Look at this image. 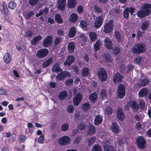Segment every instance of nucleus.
Instances as JSON below:
<instances>
[{"mask_svg":"<svg viewBox=\"0 0 151 151\" xmlns=\"http://www.w3.org/2000/svg\"><path fill=\"white\" fill-rule=\"evenodd\" d=\"M142 10H138L136 14L137 17L140 18L149 15L151 12V4L145 3L142 7Z\"/></svg>","mask_w":151,"mask_h":151,"instance_id":"f257e3e1","label":"nucleus"},{"mask_svg":"<svg viewBox=\"0 0 151 151\" xmlns=\"http://www.w3.org/2000/svg\"><path fill=\"white\" fill-rule=\"evenodd\" d=\"M146 49V45L144 44L138 43L133 46L131 50L133 53L139 54L144 52Z\"/></svg>","mask_w":151,"mask_h":151,"instance_id":"f03ea898","label":"nucleus"},{"mask_svg":"<svg viewBox=\"0 0 151 151\" xmlns=\"http://www.w3.org/2000/svg\"><path fill=\"white\" fill-rule=\"evenodd\" d=\"M136 143L137 147L140 149H144L146 145V142L144 137L139 136L136 139Z\"/></svg>","mask_w":151,"mask_h":151,"instance_id":"7ed1b4c3","label":"nucleus"},{"mask_svg":"<svg viewBox=\"0 0 151 151\" xmlns=\"http://www.w3.org/2000/svg\"><path fill=\"white\" fill-rule=\"evenodd\" d=\"M97 73L98 76L101 81L104 82L106 81L107 79V74L104 68H100Z\"/></svg>","mask_w":151,"mask_h":151,"instance_id":"20e7f679","label":"nucleus"},{"mask_svg":"<svg viewBox=\"0 0 151 151\" xmlns=\"http://www.w3.org/2000/svg\"><path fill=\"white\" fill-rule=\"evenodd\" d=\"M118 96L120 99L124 97L125 94V89L124 85L119 84L118 86Z\"/></svg>","mask_w":151,"mask_h":151,"instance_id":"39448f33","label":"nucleus"},{"mask_svg":"<svg viewBox=\"0 0 151 151\" xmlns=\"http://www.w3.org/2000/svg\"><path fill=\"white\" fill-rule=\"evenodd\" d=\"M48 53L49 50L47 49H41L37 52L36 56L39 58H42L46 56Z\"/></svg>","mask_w":151,"mask_h":151,"instance_id":"423d86ee","label":"nucleus"},{"mask_svg":"<svg viewBox=\"0 0 151 151\" xmlns=\"http://www.w3.org/2000/svg\"><path fill=\"white\" fill-rule=\"evenodd\" d=\"M113 28V22L111 20L104 24V31L106 33H110L112 31Z\"/></svg>","mask_w":151,"mask_h":151,"instance_id":"0eeeda50","label":"nucleus"},{"mask_svg":"<svg viewBox=\"0 0 151 151\" xmlns=\"http://www.w3.org/2000/svg\"><path fill=\"white\" fill-rule=\"evenodd\" d=\"M71 142L70 137L67 136L61 137L59 140V143L61 145H66L69 144Z\"/></svg>","mask_w":151,"mask_h":151,"instance_id":"6e6552de","label":"nucleus"},{"mask_svg":"<svg viewBox=\"0 0 151 151\" xmlns=\"http://www.w3.org/2000/svg\"><path fill=\"white\" fill-rule=\"evenodd\" d=\"M52 37L50 35L47 36L43 42V45L45 47H48L51 46L52 43Z\"/></svg>","mask_w":151,"mask_h":151,"instance_id":"1a4fd4ad","label":"nucleus"},{"mask_svg":"<svg viewBox=\"0 0 151 151\" xmlns=\"http://www.w3.org/2000/svg\"><path fill=\"white\" fill-rule=\"evenodd\" d=\"M82 100V96L79 93H78L73 99V103L75 106H78Z\"/></svg>","mask_w":151,"mask_h":151,"instance_id":"9d476101","label":"nucleus"},{"mask_svg":"<svg viewBox=\"0 0 151 151\" xmlns=\"http://www.w3.org/2000/svg\"><path fill=\"white\" fill-rule=\"evenodd\" d=\"M104 21V19L102 16H99L96 18L95 20L94 27L98 28L102 25Z\"/></svg>","mask_w":151,"mask_h":151,"instance_id":"9b49d317","label":"nucleus"},{"mask_svg":"<svg viewBox=\"0 0 151 151\" xmlns=\"http://www.w3.org/2000/svg\"><path fill=\"white\" fill-rule=\"evenodd\" d=\"M75 58L73 55L68 56L64 63V65L66 66L69 67L75 60Z\"/></svg>","mask_w":151,"mask_h":151,"instance_id":"f8f14e48","label":"nucleus"},{"mask_svg":"<svg viewBox=\"0 0 151 151\" xmlns=\"http://www.w3.org/2000/svg\"><path fill=\"white\" fill-rule=\"evenodd\" d=\"M127 105L131 106L133 108V110L135 112L138 111L139 108V105L135 101H130L128 102Z\"/></svg>","mask_w":151,"mask_h":151,"instance_id":"ddd939ff","label":"nucleus"},{"mask_svg":"<svg viewBox=\"0 0 151 151\" xmlns=\"http://www.w3.org/2000/svg\"><path fill=\"white\" fill-rule=\"evenodd\" d=\"M66 0H58L57 2V7L59 9L62 11H64L65 9Z\"/></svg>","mask_w":151,"mask_h":151,"instance_id":"4468645a","label":"nucleus"},{"mask_svg":"<svg viewBox=\"0 0 151 151\" xmlns=\"http://www.w3.org/2000/svg\"><path fill=\"white\" fill-rule=\"evenodd\" d=\"M123 78V76L121 75L119 73L117 72L114 75L113 80L115 83L118 82H121L122 81V79Z\"/></svg>","mask_w":151,"mask_h":151,"instance_id":"2eb2a0df","label":"nucleus"},{"mask_svg":"<svg viewBox=\"0 0 151 151\" xmlns=\"http://www.w3.org/2000/svg\"><path fill=\"white\" fill-rule=\"evenodd\" d=\"M104 45L106 48L109 50L112 49L113 43L112 41L108 38H106L104 40Z\"/></svg>","mask_w":151,"mask_h":151,"instance_id":"dca6fc26","label":"nucleus"},{"mask_svg":"<svg viewBox=\"0 0 151 151\" xmlns=\"http://www.w3.org/2000/svg\"><path fill=\"white\" fill-rule=\"evenodd\" d=\"M111 129L112 132L114 133L115 134L119 133V127L117 122H113L112 123Z\"/></svg>","mask_w":151,"mask_h":151,"instance_id":"f3484780","label":"nucleus"},{"mask_svg":"<svg viewBox=\"0 0 151 151\" xmlns=\"http://www.w3.org/2000/svg\"><path fill=\"white\" fill-rule=\"evenodd\" d=\"M114 36L116 39L118 43H120L122 42L123 39V36L122 35L119 31H115Z\"/></svg>","mask_w":151,"mask_h":151,"instance_id":"a211bd4d","label":"nucleus"},{"mask_svg":"<svg viewBox=\"0 0 151 151\" xmlns=\"http://www.w3.org/2000/svg\"><path fill=\"white\" fill-rule=\"evenodd\" d=\"M117 118L120 121H122L124 119V114L121 108H118L116 112Z\"/></svg>","mask_w":151,"mask_h":151,"instance_id":"6ab92c4d","label":"nucleus"},{"mask_svg":"<svg viewBox=\"0 0 151 151\" xmlns=\"http://www.w3.org/2000/svg\"><path fill=\"white\" fill-rule=\"evenodd\" d=\"M103 116L100 114L96 116L94 119V124L96 126L100 124L102 122Z\"/></svg>","mask_w":151,"mask_h":151,"instance_id":"aec40b11","label":"nucleus"},{"mask_svg":"<svg viewBox=\"0 0 151 151\" xmlns=\"http://www.w3.org/2000/svg\"><path fill=\"white\" fill-rule=\"evenodd\" d=\"M42 37L40 35H38L34 37L31 41V44L33 45H36L42 39Z\"/></svg>","mask_w":151,"mask_h":151,"instance_id":"412c9836","label":"nucleus"},{"mask_svg":"<svg viewBox=\"0 0 151 151\" xmlns=\"http://www.w3.org/2000/svg\"><path fill=\"white\" fill-rule=\"evenodd\" d=\"M77 30L73 27H71L68 33V36L70 38L73 37L76 34Z\"/></svg>","mask_w":151,"mask_h":151,"instance_id":"4be33fe9","label":"nucleus"},{"mask_svg":"<svg viewBox=\"0 0 151 151\" xmlns=\"http://www.w3.org/2000/svg\"><path fill=\"white\" fill-rule=\"evenodd\" d=\"M149 93V91L147 89L144 88L142 89L139 91V97L142 98L144 96H146Z\"/></svg>","mask_w":151,"mask_h":151,"instance_id":"5701e85b","label":"nucleus"},{"mask_svg":"<svg viewBox=\"0 0 151 151\" xmlns=\"http://www.w3.org/2000/svg\"><path fill=\"white\" fill-rule=\"evenodd\" d=\"M62 69L60 68V65L58 62H56L55 63L52 67V72H58L62 71Z\"/></svg>","mask_w":151,"mask_h":151,"instance_id":"b1692460","label":"nucleus"},{"mask_svg":"<svg viewBox=\"0 0 151 151\" xmlns=\"http://www.w3.org/2000/svg\"><path fill=\"white\" fill-rule=\"evenodd\" d=\"M68 95L67 92L65 91H61L59 94L58 97L59 99L61 101L65 100Z\"/></svg>","mask_w":151,"mask_h":151,"instance_id":"393cba45","label":"nucleus"},{"mask_svg":"<svg viewBox=\"0 0 151 151\" xmlns=\"http://www.w3.org/2000/svg\"><path fill=\"white\" fill-rule=\"evenodd\" d=\"M78 18V16L75 13H72L70 15L69 21L70 22L75 23L76 22Z\"/></svg>","mask_w":151,"mask_h":151,"instance_id":"a878e982","label":"nucleus"},{"mask_svg":"<svg viewBox=\"0 0 151 151\" xmlns=\"http://www.w3.org/2000/svg\"><path fill=\"white\" fill-rule=\"evenodd\" d=\"M75 45L73 42H71L69 43L68 45L67 48L68 50L70 53H73L74 52Z\"/></svg>","mask_w":151,"mask_h":151,"instance_id":"bb28decb","label":"nucleus"},{"mask_svg":"<svg viewBox=\"0 0 151 151\" xmlns=\"http://www.w3.org/2000/svg\"><path fill=\"white\" fill-rule=\"evenodd\" d=\"M98 96L96 92L91 94L89 96V99L92 103H94L96 101Z\"/></svg>","mask_w":151,"mask_h":151,"instance_id":"cd10ccee","label":"nucleus"},{"mask_svg":"<svg viewBox=\"0 0 151 151\" xmlns=\"http://www.w3.org/2000/svg\"><path fill=\"white\" fill-rule=\"evenodd\" d=\"M87 133L88 134H91L95 133L96 129L95 126L92 124H89L88 127Z\"/></svg>","mask_w":151,"mask_h":151,"instance_id":"c85d7f7f","label":"nucleus"},{"mask_svg":"<svg viewBox=\"0 0 151 151\" xmlns=\"http://www.w3.org/2000/svg\"><path fill=\"white\" fill-rule=\"evenodd\" d=\"M77 5L76 0H68V7L70 9L74 8Z\"/></svg>","mask_w":151,"mask_h":151,"instance_id":"c756f323","label":"nucleus"},{"mask_svg":"<svg viewBox=\"0 0 151 151\" xmlns=\"http://www.w3.org/2000/svg\"><path fill=\"white\" fill-rule=\"evenodd\" d=\"M55 20L58 24H61L63 23V20L61 16L59 14H56L55 15Z\"/></svg>","mask_w":151,"mask_h":151,"instance_id":"7c9ffc66","label":"nucleus"},{"mask_svg":"<svg viewBox=\"0 0 151 151\" xmlns=\"http://www.w3.org/2000/svg\"><path fill=\"white\" fill-rule=\"evenodd\" d=\"M53 59L52 58H49L47 60L45 61L42 64V66L44 68L48 67L52 62Z\"/></svg>","mask_w":151,"mask_h":151,"instance_id":"2f4dec72","label":"nucleus"},{"mask_svg":"<svg viewBox=\"0 0 151 151\" xmlns=\"http://www.w3.org/2000/svg\"><path fill=\"white\" fill-rule=\"evenodd\" d=\"M103 147L104 151H115L114 147L112 145L105 144Z\"/></svg>","mask_w":151,"mask_h":151,"instance_id":"473e14b6","label":"nucleus"},{"mask_svg":"<svg viewBox=\"0 0 151 151\" xmlns=\"http://www.w3.org/2000/svg\"><path fill=\"white\" fill-rule=\"evenodd\" d=\"M89 37L91 42L95 41L97 39L96 34L94 32H90L89 34Z\"/></svg>","mask_w":151,"mask_h":151,"instance_id":"72a5a7b5","label":"nucleus"},{"mask_svg":"<svg viewBox=\"0 0 151 151\" xmlns=\"http://www.w3.org/2000/svg\"><path fill=\"white\" fill-rule=\"evenodd\" d=\"M96 140L95 137H89L88 139V143L89 146H91L93 144Z\"/></svg>","mask_w":151,"mask_h":151,"instance_id":"f704fd0d","label":"nucleus"},{"mask_svg":"<svg viewBox=\"0 0 151 151\" xmlns=\"http://www.w3.org/2000/svg\"><path fill=\"white\" fill-rule=\"evenodd\" d=\"M101 45L100 40H97L95 42L94 45V49L95 52L99 50Z\"/></svg>","mask_w":151,"mask_h":151,"instance_id":"c9c22d12","label":"nucleus"},{"mask_svg":"<svg viewBox=\"0 0 151 151\" xmlns=\"http://www.w3.org/2000/svg\"><path fill=\"white\" fill-rule=\"evenodd\" d=\"M4 62L6 63H9L10 61L11 58L9 53H6L4 56Z\"/></svg>","mask_w":151,"mask_h":151,"instance_id":"e433bc0d","label":"nucleus"},{"mask_svg":"<svg viewBox=\"0 0 151 151\" xmlns=\"http://www.w3.org/2000/svg\"><path fill=\"white\" fill-rule=\"evenodd\" d=\"M150 82L147 79H144L140 80L139 81L140 85L141 86H145L147 85Z\"/></svg>","mask_w":151,"mask_h":151,"instance_id":"4c0bfd02","label":"nucleus"},{"mask_svg":"<svg viewBox=\"0 0 151 151\" xmlns=\"http://www.w3.org/2000/svg\"><path fill=\"white\" fill-rule=\"evenodd\" d=\"M82 109L83 111H87L89 110L90 109V106L88 103H86L83 104L82 105Z\"/></svg>","mask_w":151,"mask_h":151,"instance_id":"58836bf2","label":"nucleus"},{"mask_svg":"<svg viewBox=\"0 0 151 151\" xmlns=\"http://www.w3.org/2000/svg\"><path fill=\"white\" fill-rule=\"evenodd\" d=\"M123 14L124 17L125 19H127L129 17V8L128 7H127L125 8L123 12Z\"/></svg>","mask_w":151,"mask_h":151,"instance_id":"ea45409f","label":"nucleus"},{"mask_svg":"<svg viewBox=\"0 0 151 151\" xmlns=\"http://www.w3.org/2000/svg\"><path fill=\"white\" fill-rule=\"evenodd\" d=\"M89 74V70L88 68H84L82 71V75L83 76H85Z\"/></svg>","mask_w":151,"mask_h":151,"instance_id":"a19ab883","label":"nucleus"},{"mask_svg":"<svg viewBox=\"0 0 151 151\" xmlns=\"http://www.w3.org/2000/svg\"><path fill=\"white\" fill-rule=\"evenodd\" d=\"M121 51V49L117 46H115L113 50V53L116 55H117L120 53Z\"/></svg>","mask_w":151,"mask_h":151,"instance_id":"79ce46f5","label":"nucleus"},{"mask_svg":"<svg viewBox=\"0 0 151 151\" xmlns=\"http://www.w3.org/2000/svg\"><path fill=\"white\" fill-rule=\"evenodd\" d=\"M33 34V31L30 30H28L25 32L24 36L25 37H30L32 36Z\"/></svg>","mask_w":151,"mask_h":151,"instance_id":"37998d69","label":"nucleus"},{"mask_svg":"<svg viewBox=\"0 0 151 151\" xmlns=\"http://www.w3.org/2000/svg\"><path fill=\"white\" fill-rule=\"evenodd\" d=\"M92 151H102L101 147L98 144L93 146L92 149Z\"/></svg>","mask_w":151,"mask_h":151,"instance_id":"c03bdc74","label":"nucleus"},{"mask_svg":"<svg viewBox=\"0 0 151 151\" xmlns=\"http://www.w3.org/2000/svg\"><path fill=\"white\" fill-rule=\"evenodd\" d=\"M94 9L95 11L97 13H101L103 12L102 9L98 6L95 5Z\"/></svg>","mask_w":151,"mask_h":151,"instance_id":"a18cd8bd","label":"nucleus"},{"mask_svg":"<svg viewBox=\"0 0 151 151\" xmlns=\"http://www.w3.org/2000/svg\"><path fill=\"white\" fill-rule=\"evenodd\" d=\"M56 78L59 80L61 81L65 78L63 72H61L58 74Z\"/></svg>","mask_w":151,"mask_h":151,"instance_id":"49530a36","label":"nucleus"},{"mask_svg":"<svg viewBox=\"0 0 151 151\" xmlns=\"http://www.w3.org/2000/svg\"><path fill=\"white\" fill-rule=\"evenodd\" d=\"M100 94L102 98H106L107 96V93L105 89H102Z\"/></svg>","mask_w":151,"mask_h":151,"instance_id":"de8ad7c7","label":"nucleus"},{"mask_svg":"<svg viewBox=\"0 0 151 151\" xmlns=\"http://www.w3.org/2000/svg\"><path fill=\"white\" fill-rule=\"evenodd\" d=\"M78 127L80 130L85 129L86 127V125L83 122H80L78 126Z\"/></svg>","mask_w":151,"mask_h":151,"instance_id":"09e8293b","label":"nucleus"},{"mask_svg":"<svg viewBox=\"0 0 151 151\" xmlns=\"http://www.w3.org/2000/svg\"><path fill=\"white\" fill-rule=\"evenodd\" d=\"M8 7L11 9H14L16 7V4L13 1L10 2L9 3Z\"/></svg>","mask_w":151,"mask_h":151,"instance_id":"8fccbe9b","label":"nucleus"},{"mask_svg":"<svg viewBox=\"0 0 151 151\" xmlns=\"http://www.w3.org/2000/svg\"><path fill=\"white\" fill-rule=\"evenodd\" d=\"M3 10L4 11V13L6 15H8L9 12L8 9L7 7L6 4L4 3H3Z\"/></svg>","mask_w":151,"mask_h":151,"instance_id":"3c124183","label":"nucleus"},{"mask_svg":"<svg viewBox=\"0 0 151 151\" xmlns=\"http://www.w3.org/2000/svg\"><path fill=\"white\" fill-rule=\"evenodd\" d=\"M149 27V25L146 22H145L143 23L142 25V29L143 30L145 31Z\"/></svg>","mask_w":151,"mask_h":151,"instance_id":"603ef678","label":"nucleus"},{"mask_svg":"<svg viewBox=\"0 0 151 151\" xmlns=\"http://www.w3.org/2000/svg\"><path fill=\"white\" fill-rule=\"evenodd\" d=\"M105 111L106 114L108 115H111L113 112L112 110L111 107H107L105 109Z\"/></svg>","mask_w":151,"mask_h":151,"instance_id":"864d4df0","label":"nucleus"},{"mask_svg":"<svg viewBox=\"0 0 151 151\" xmlns=\"http://www.w3.org/2000/svg\"><path fill=\"white\" fill-rule=\"evenodd\" d=\"M81 136H77L74 139L73 143L74 144H78L81 141Z\"/></svg>","mask_w":151,"mask_h":151,"instance_id":"5fc2aeb1","label":"nucleus"},{"mask_svg":"<svg viewBox=\"0 0 151 151\" xmlns=\"http://www.w3.org/2000/svg\"><path fill=\"white\" fill-rule=\"evenodd\" d=\"M61 130L63 131L67 130L69 128V125L68 124L65 123L63 124L61 126Z\"/></svg>","mask_w":151,"mask_h":151,"instance_id":"6e6d98bb","label":"nucleus"},{"mask_svg":"<svg viewBox=\"0 0 151 151\" xmlns=\"http://www.w3.org/2000/svg\"><path fill=\"white\" fill-rule=\"evenodd\" d=\"M39 0H29L28 3L31 6L35 5L37 4Z\"/></svg>","mask_w":151,"mask_h":151,"instance_id":"4d7b16f0","label":"nucleus"},{"mask_svg":"<svg viewBox=\"0 0 151 151\" xmlns=\"http://www.w3.org/2000/svg\"><path fill=\"white\" fill-rule=\"evenodd\" d=\"M34 12L32 11H31L26 15L25 18L26 19H29L31 16H34Z\"/></svg>","mask_w":151,"mask_h":151,"instance_id":"13d9d810","label":"nucleus"},{"mask_svg":"<svg viewBox=\"0 0 151 151\" xmlns=\"http://www.w3.org/2000/svg\"><path fill=\"white\" fill-rule=\"evenodd\" d=\"M105 58L106 61L107 62L112 63V60L111 59V57L109 55L106 54L105 55Z\"/></svg>","mask_w":151,"mask_h":151,"instance_id":"bf43d9fd","label":"nucleus"},{"mask_svg":"<svg viewBox=\"0 0 151 151\" xmlns=\"http://www.w3.org/2000/svg\"><path fill=\"white\" fill-rule=\"evenodd\" d=\"M19 142L20 143H23L24 142V141L26 140V137L24 135H21L19 137Z\"/></svg>","mask_w":151,"mask_h":151,"instance_id":"052dcab7","label":"nucleus"},{"mask_svg":"<svg viewBox=\"0 0 151 151\" xmlns=\"http://www.w3.org/2000/svg\"><path fill=\"white\" fill-rule=\"evenodd\" d=\"M74 110V108L72 105H70L68 106L67 111L69 113H73Z\"/></svg>","mask_w":151,"mask_h":151,"instance_id":"680f3d73","label":"nucleus"},{"mask_svg":"<svg viewBox=\"0 0 151 151\" xmlns=\"http://www.w3.org/2000/svg\"><path fill=\"white\" fill-rule=\"evenodd\" d=\"M142 59V57L138 56L135 59L134 61H135L136 64H139L141 62Z\"/></svg>","mask_w":151,"mask_h":151,"instance_id":"e2e57ef3","label":"nucleus"},{"mask_svg":"<svg viewBox=\"0 0 151 151\" xmlns=\"http://www.w3.org/2000/svg\"><path fill=\"white\" fill-rule=\"evenodd\" d=\"M73 80L71 78H69L67 80L65 81V84L69 86L73 84Z\"/></svg>","mask_w":151,"mask_h":151,"instance_id":"0e129e2a","label":"nucleus"},{"mask_svg":"<svg viewBox=\"0 0 151 151\" xmlns=\"http://www.w3.org/2000/svg\"><path fill=\"white\" fill-rule=\"evenodd\" d=\"M81 27L83 28H85L87 25V24L84 21H82L80 23Z\"/></svg>","mask_w":151,"mask_h":151,"instance_id":"69168bd1","label":"nucleus"},{"mask_svg":"<svg viewBox=\"0 0 151 151\" xmlns=\"http://www.w3.org/2000/svg\"><path fill=\"white\" fill-rule=\"evenodd\" d=\"M61 38L60 37H57L55 39L54 44L55 45H58L60 42Z\"/></svg>","mask_w":151,"mask_h":151,"instance_id":"338daca9","label":"nucleus"},{"mask_svg":"<svg viewBox=\"0 0 151 151\" xmlns=\"http://www.w3.org/2000/svg\"><path fill=\"white\" fill-rule=\"evenodd\" d=\"M77 11L79 13H81L83 11V7L81 6H78L77 8Z\"/></svg>","mask_w":151,"mask_h":151,"instance_id":"774afa93","label":"nucleus"}]
</instances>
